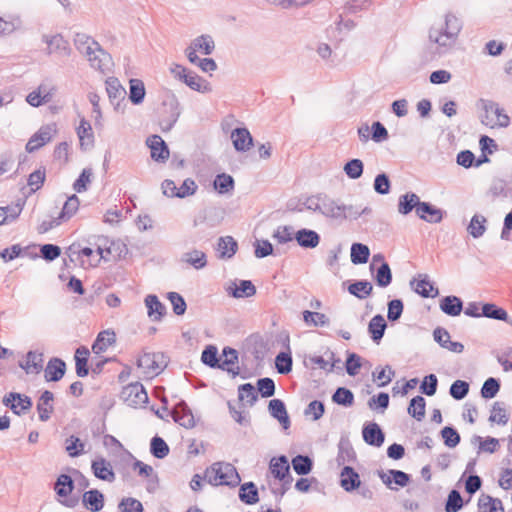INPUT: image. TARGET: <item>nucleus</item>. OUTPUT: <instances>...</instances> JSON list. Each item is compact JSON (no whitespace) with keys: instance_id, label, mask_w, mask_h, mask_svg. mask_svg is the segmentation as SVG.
Here are the masks:
<instances>
[{"instance_id":"774afa93","label":"nucleus","mask_w":512,"mask_h":512,"mask_svg":"<svg viewBox=\"0 0 512 512\" xmlns=\"http://www.w3.org/2000/svg\"><path fill=\"white\" fill-rule=\"evenodd\" d=\"M119 510L121 512H142V503L135 498H123L119 503Z\"/></svg>"},{"instance_id":"39448f33","label":"nucleus","mask_w":512,"mask_h":512,"mask_svg":"<svg viewBox=\"0 0 512 512\" xmlns=\"http://www.w3.org/2000/svg\"><path fill=\"white\" fill-rule=\"evenodd\" d=\"M173 77L185 83L190 89L199 93H210L212 91L211 84L195 72L188 70L180 64H172L169 68Z\"/></svg>"},{"instance_id":"0eeeda50","label":"nucleus","mask_w":512,"mask_h":512,"mask_svg":"<svg viewBox=\"0 0 512 512\" xmlns=\"http://www.w3.org/2000/svg\"><path fill=\"white\" fill-rule=\"evenodd\" d=\"M484 115L482 116V123L491 128L494 127H507L510 123L509 116L504 112L499 105L493 101H483Z\"/></svg>"},{"instance_id":"72a5a7b5","label":"nucleus","mask_w":512,"mask_h":512,"mask_svg":"<svg viewBox=\"0 0 512 512\" xmlns=\"http://www.w3.org/2000/svg\"><path fill=\"white\" fill-rule=\"evenodd\" d=\"M441 310L450 316H458L463 308L462 301L456 296H446L440 302Z\"/></svg>"},{"instance_id":"a19ab883","label":"nucleus","mask_w":512,"mask_h":512,"mask_svg":"<svg viewBox=\"0 0 512 512\" xmlns=\"http://www.w3.org/2000/svg\"><path fill=\"white\" fill-rule=\"evenodd\" d=\"M239 498L242 502L252 505L258 502V490L253 482L241 485L239 490Z\"/></svg>"},{"instance_id":"4be33fe9","label":"nucleus","mask_w":512,"mask_h":512,"mask_svg":"<svg viewBox=\"0 0 512 512\" xmlns=\"http://www.w3.org/2000/svg\"><path fill=\"white\" fill-rule=\"evenodd\" d=\"M378 476L382 482L392 489V481L398 486L404 487L409 482V475L400 470H389L388 472L379 471Z\"/></svg>"},{"instance_id":"37998d69","label":"nucleus","mask_w":512,"mask_h":512,"mask_svg":"<svg viewBox=\"0 0 512 512\" xmlns=\"http://www.w3.org/2000/svg\"><path fill=\"white\" fill-rule=\"evenodd\" d=\"M223 355L225 356L224 361L222 364H220L218 367L222 368L223 370H226L229 373H232L233 376H236L239 374V368H234V364L238 359L237 351L232 348H225L223 350Z\"/></svg>"},{"instance_id":"473e14b6","label":"nucleus","mask_w":512,"mask_h":512,"mask_svg":"<svg viewBox=\"0 0 512 512\" xmlns=\"http://www.w3.org/2000/svg\"><path fill=\"white\" fill-rule=\"evenodd\" d=\"M479 512H504L502 502L498 498L482 494L478 500Z\"/></svg>"},{"instance_id":"f704fd0d","label":"nucleus","mask_w":512,"mask_h":512,"mask_svg":"<svg viewBox=\"0 0 512 512\" xmlns=\"http://www.w3.org/2000/svg\"><path fill=\"white\" fill-rule=\"evenodd\" d=\"M65 253L71 262H78L80 266L84 269L95 267L99 264V260H95V262H92L91 260L82 259L81 248L79 244L73 243L67 248Z\"/></svg>"},{"instance_id":"de8ad7c7","label":"nucleus","mask_w":512,"mask_h":512,"mask_svg":"<svg viewBox=\"0 0 512 512\" xmlns=\"http://www.w3.org/2000/svg\"><path fill=\"white\" fill-rule=\"evenodd\" d=\"M80 201L76 195L70 196L65 202L62 211L59 215V219L64 222L69 220L76 214L79 209Z\"/></svg>"},{"instance_id":"5fc2aeb1","label":"nucleus","mask_w":512,"mask_h":512,"mask_svg":"<svg viewBox=\"0 0 512 512\" xmlns=\"http://www.w3.org/2000/svg\"><path fill=\"white\" fill-rule=\"evenodd\" d=\"M303 320L307 325H313V326H327L329 324V319L327 316L320 312H311V311H304L303 312Z\"/></svg>"},{"instance_id":"13d9d810","label":"nucleus","mask_w":512,"mask_h":512,"mask_svg":"<svg viewBox=\"0 0 512 512\" xmlns=\"http://www.w3.org/2000/svg\"><path fill=\"white\" fill-rule=\"evenodd\" d=\"M332 400L339 405L350 407L354 403V395L349 389L340 387L333 394Z\"/></svg>"},{"instance_id":"a211bd4d","label":"nucleus","mask_w":512,"mask_h":512,"mask_svg":"<svg viewBox=\"0 0 512 512\" xmlns=\"http://www.w3.org/2000/svg\"><path fill=\"white\" fill-rule=\"evenodd\" d=\"M43 354L36 351H29L26 359L19 363L20 367L26 371L27 374H39L43 369Z\"/></svg>"},{"instance_id":"052dcab7","label":"nucleus","mask_w":512,"mask_h":512,"mask_svg":"<svg viewBox=\"0 0 512 512\" xmlns=\"http://www.w3.org/2000/svg\"><path fill=\"white\" fill-rule=\"evenodd\" d=\"M65 449L69 456L77 457L84 452L85 444L76 436H70L65 441Z\"/></svg>"},{"instance_id":"c03bdc74","label":"nucleus","mask_w":512,"mask_h":512,"mask_svg":"<svg viewBox=\"0 0 512 512\" xmlns=\"http://www.w3.org/2000/svg\"><path fill=\"white\" fill-rule=\"evenodd\" d=\"M237 250V242L231 237H221L218 241V251L221 258H231Z\"/></svg>"},{"instance_id":"aec40b11","label":"nucleus","mask_w":512,"mask_h":512,"mask_svg":"<svg viewBox=\"0 0 512 512\" xmlns=\"http://www.w3.org/2000/svg\"><path fill=\"white\" fill-rule=\"evenodd\" d=\"M227 292L235 298H248L256 293V288L249 280H240L239 284L233 282L228 288Z\"/></svg>"},{"instance_id":"7c9ffc66","label":"nucleus","mask_w":512,"mask_h":512,"mask_svg":"<svg viewBox=\"0 0 512 512\" xmlns=\"http://www.w3.org/2000/svg\"><path fill=\"white\" fill-rule=\"evenodd\" d=\"M53 393L46 390L42 393L37 404V410L41 421H47L53 411Z\"/></svg>"},{"instance_id":"0e129e2a","label":"nucleus","mask_w":512,"mask_h":512,"mask_svg":"<svg viewBox=\"0 0 512 512\" xmlns=\"http://www.w3.org/2000/svg\"><path fill=\"white\" fill-rule=\"evenodd\" d=\"M489 420L491 422H495V423L503 424V425L508 422L509 416L506 413V410L503 407L502 403H500V402L494 403Z\"/></svg>"},{"instance_id":"cd10ccee","label":"nucleus","mask_w":512,"mask_h":512,"mask_svg":"<svg viewBox=\"0 0 512 512\" xmlns=\"http://www.w3.org/2000/svg\"><path fill=\"white\" fill-rule=\"evenodd\" d=\"M420 204H422V202L418 195L415 193H406L399 198L398 212L402 215L409 214L413 209L417 212Z\"/></svg>"},{"instance_id":"f3484780","label":"nucleus","mask_w":512,"mask_h":512,"mask_svg":"<svg viewBox=\"0 0 512 512\" xmlns=\"http://www.w3.org/2000/svg\"><path fill=\"white\" fill-rule=\"evenodd\" d=\"M364 441L375 447H380L385 440V435L377 423H368L362 431Z\"/></svg>"},{"instance_id":"2eb2a0df","label":"nucleus","mask_w":512,"mask_h":512,"mask_svg":"<svg viewBox=\"0 0 512 512\" xmlns=\"http://www.w3.org/2000/svg\"><path fill=\"white\" fill-rule=\"evenodd\" d=\"M147 144L151 150V157L155 161L164 162L169 157V150L164 140L158 135L148 138Z\"/></svg>"},{"instance_id":"603ef678","label":"nucleus","mask_w":512,"mask_h":512,"mask_svg":"<svg viewBox=\"0 0 512 512\" xmlns=\"http://www.w3.org/2000/svg\"><path fill=\"white\" fill-rule=\"evenodd\" d=\"M292 466L298 475H307L312 469V461L308 456L297 455L292 459Z\"/></svg>"},{"instance_id":"338daca9","label":"nucleus","mask_w":512,"mask_h":512,"mask_svg":"<svg viewBox=\"0 0 512 512\" xmlns=\"http://www.w3.org/2000/svg\"><path fill=\"white\" fill-rule=\"evenodd\" d=\"M463 506V500L460 493L457 490H452L446 502L445 510L446 512H457Z\"/></svg>"},{"instance_id":"a18cd8bd","label":"nucleus","mask_w":512,"mask_h":512,"mask_svg":"<svg viewBox=\"0 0 512 512\" xmlns=\"http://www.w3.org/2000/svg\"><path fill=\"white\" fill-rule=\"evenodd\" d=\"M130 92L129 98L131 102L135 105L141 104L145 97V87L144 83L139 79H131L130 80Z\"/></svg>"},{"instance_id":"9d476101","label":"nucleus","mask_w":512,"mask_h":512,"mask_svg":"<svg viewBox=\"0 0 512 512\" xmlns=\"http://www.w3.org/2000/svg\"><path fill=\"white\" fill-rule=\"evenodd\" d=\"M56 132L57 127L54 123L40 127V129L35 134H33L27 142L26 150L30 153L38 150L46 143L51 141Z\"/></svg>"},{"instance_id":"dca6fc26","label":"nucleus","mask_w":512,"mask_h":512,"mask_svg":"<svg viewBox=\"0 0 512 512\" xmlns=\"http://www.w3.org/2000/svg\"><path fill=\"white\" fill-rule=\"evenodd\" d=\"M92 471L98 479L113 482L115 480V473L113 467L109 461L104 458H98L92 461Z\"/></svg>"},{"instance_id":"423d86ee","label":"nucleus","mask_w":512,"mask_h":512,"mask_svg":"<svg viewBox=\"0 0 512 512\" xmlns=\"http://www.w3.org/2000/svg\"><path fill=\"white\" fill-rule=\"evenodd\" d=\"M168 360L162 352L144 351L137 360V366L147 378L159 375L167 366Z\"/></svg>"},{"instance_id":"2f4dec72","label":"nucleus","mask_w":512,"mask_h":512,"mask_svg":"<svg viewBox=\"0 0 512 512\" xmlns=\"http://www.w3.org/2000/svg\"><path fill=\"white\" fill-rule=\"evenodd\" d=\"M270 471L272 475L280 480H283L289 475L290 466L286 456L273 458L270 462Z\"/></svg>"},{"instance_id":"a878e982","label":"nucleus","mask_w":512,"mask_h":512,"mask_svg":"<svg viewBox=\"0 0 512 512\" xmlns=\"http://www.w3.org/2000/svg\"><path fill=\"white\" fill-rule=\"evenodd\" d=\"M82 502L87 509L97 512L104 506V496L96 489L89 490L83 494Z\"/></svg>"},{"instance_id":"864d4df0","label":"nucleus","mask_w":512,"mask_h":512,"mask_svg":"<svg viewBox=\"0 0 512 512\" xmlns=\"http://www.w3.org/2000/svg\"><path fill=\"white\" fill-rule=\"evenodd\" d=\"M482 316L502 321H507L508 319V314L504 309L491 303H486L482 306Z\"/></svg>"},{"instance_id":"79ce46f5","label":"nucleus","mask_w":512,"mask_h":512,"mask_svg":"<svg viewBox=\"0 0 512 512\" xmlns=\"http://www.w3.org/2000/svg\"><path fill=\"white\" fill-rule=\"evenodd\" d=\"M486 223L487 219L483 215L475 214L471 218L467 231L473 238H479L486 231Z\"/></svg>"},{"instance_id":"393cba45","label":"nucleus","mask_w":512,"mask_h":512,"mask_svg":"<svg viewBox=\"0 0 512 512\" xmlns=\"http://www.w3.org/2000/svg\"><path fill=\"white\" fill-rule=\"evenodd\" d=\"M65 362L59 358H52L45 368V378L47 381H59L65 374Z\"/></svg>"},{"instance_id":"49530a36","label":"nucleus","mask_w":512,"mask_h":512,"mask_svg":"<svg viewBox=\"0 0 512 512\" xmlns=\"http://www.w3.org/2000/svg\"><path fill=\"white\" fill-rule=\"evenodd\" d=\"M213 186L218 193L226 194L233 190L234 179L228 174H219L214 179Z\"/></svg>"},{"instance_id":"4c0bfd02","label":"nucleus","mask_w":512,"mask_h":512,"mask_svg":"<svg viewBox=\"0 0 512 512\" xmlns=\"http://www.w3.org/2000/svg\"><path fill=\"white\" fill-rule=\"evenodd\" d=\"M419 277L420 279L416 282V286L414 287L415 292L425 298L436 297L439 294L438 289L429 281L428 276L420 275Z\"/></svg>"},{"instance_id":"bf43d9fd","label":"nucleus","mask_w":512,"mask_h":512,"mask_svg":"<svg viewBox=\"0 0 512 512\" xmlns=\"http://www.w3.org/2000/svg\"><path fill=\"white\" fill-rule=\"evenodd\" d=\"M375 280L378 286L387 287L392 282V273L388 263L383 262L377 269Z\"/></svg>"},{"instance_id":"6ab92c4d","label":"nucleus","mask_w":512,"mask_h":512,"mask_svg":"<svg viewBox=\"0 0 512 512\" xmlns=\"http://www.w3.org/2000/svg\"><path fill=\"white\" fill-rule=\"evenodd\" d=\"M417 216L428 223H440L443 219V211L428 202H422L417 209Z\"/></svg>"},{"instance_id":"09e8293b","label":"nucleus","mask_w":512,"mask_h":512,"mask_svg":"<svg viewBox=\"0 0 512 512\" xmlns=\"http://www.w3.org/2000/svg\"><path fill=\"white\" fill-rule=\"evenodd\" d=\"M369 248L361 243H354L351 247V261L354 264H363L368 261Z\"/></svg>"},{"instance_id":"58836bf2","label":"nucleus","mask_w":512,"mask_h":512,"mask_svg":"<svg viewBox=\"0 0 512 512\" xmlns=\"http://www.w3.org/2000/svg\"><path fill=\"white\" fill-rule=\"evenodd\" d=\"M373 286L369 281H356L348 286V292L358 299H365L372 294Z\"/></svg>"},{"instance_id":"ddd939ff","label":"nucleus","mask_w":512,"mask_h":512,"mask_svg":"<svg viewBox=\"0 0 512 512\" xmlns=\"http://www.w3.org/2000/svg\"><path fill=\"white\" fill-rule=\"evenodd\" d=\"M233 146L238 152H246L253 146V138L246 128H236L231 132Z\"/></svg>"},{"instance_id":"3c124183","label":"nucleus","mask_w":512,"mask_h":512,"mask_svg":"<svg viewBox=\"0 0 512 512\" xmlns=\"http://www.w3.org/2000/svg\"><path fill=\"white\" fill-rule=\"evenodd\" d=\"M408 413L418 421H421L425 416V399L422 396L412 398L408 407Z\"/></svg>"},{"instance_id":"5701e85b","label":"nucleus","mask_w":512,"mask_h":512,"mask_svg":"<svg viewBox=\"0 0 512 512\" xmlns=\"http://www.w3.org/2000/svg\"><path fill=\"white\" fill-rule=\"evenodd\" d=\"M341 486L347 491L351 492L360 487L361 481L359 474L350 466H345L340 474Z\"/></svg>"},{"instance_id":"69168bd1","label":"nucleus","mask_w":512,"mask_h":512,"mask_svg":"<svg viewBox=\"0 0 512 512\" xmlns=\"http://www.w3.org/2000/svg\"><path fill=\"white\" fill-rule=\"evenodd\" d=\"M275 365L280 374H287L292 369V357L288 353L281 352L276 356Z\"/></svg>"},{"instance_id":"1a4fd4ad","label":"nucleus","mask_w":512,"mask_h":512,"mask_svg":"<svg viewBox=\"0 0 512 512\" xmlns=\"http://www.w3.org/2000/svg\"><path fill=\"white\" fill-rule=\"evenodd\" d=\"M122 400L129 406H141L148 400V395L142 384L136 382L125 386L121 392Z\"/></svg>"},{"instance_id":"4d7b16f0","label":"nucleus","mask_w":512,"mask_h":512,"mask_svg":"<svg viewBox=\"0 0 512 512\" xmlns=\"http://www.w3.org/2000/svg\"><path fill=\"white\" fill-rule=\"evenodd\" d=\"M363 162L360 159H352L348 161L343 170L350 179H358L363 174Z\"/></svg>"},{"instance_id":"c85d7f7f","label":"nucleus","mask_w":512,"mask_h":512,"mask_svg":"<svg viewBox=\"0 0 512 512\" xmlns=\"http://www.w3.org/2000/svg\"><path fill=\"white\" fill-rule=\"evenodd\" d=\"M145 306L147 307L148 316L154 321H159L165 314V306L156 295L146 296Z\"/></svg>"},{"instance_id":"4468645a","label":"nucleus","mask_w":512,"mask_h":512,"mask_svg":"<svg viewBox=\"0 0 512 512\" xmlns=\"http://www.w3.org/2000/svg\"><path fill=\"white\" fill-rule=\"evenodd\" d=\"M434 340L444 349L454 353H462L464 346L460 342H453L450 340L449 332L441 327H438L433 332Z\"/></svg>"},{"instance_id":"6e6d98bb","label":"nucleus","mask_w":512,"mask_h":512,"mask_svg":"<svg viewBox=\"0 0 512 512\" xmlns=\"http://www.w3.org/2000/svg\"><path fill=\"white\" fill-rule=\"evenodd\" d=\"M150 451L154 457L163 459L168 455L169 447L162 438L155 436L151 440Z\"/></svg>"},{"instance_id":"20e7f679","label":"nucleus","mask_w":512,"mask_h":512,"mask_svg":"<svg viewBox=\"0 0 512 512\" xmlns=\"http://www.w3.org/2000/svg\"><path fill=\"white\" fill-rule=\"evenodd\" d=\"M204 478L209 484L215 486H236L241 480L235 467L226 462H216L212 464L206 469Z\"/></svg>"},{"instance_id":"7ed1b4c3","label":"nucleus","mask_w":512,"mask_h":512,"mask_svg":"<svg viewBox=\"0 0 512 512\" xmlns=\"http://www.w3.org/2000/svg\"><path fill=\"white\" fill-rule=\"evenodd\" d=\"M461 28V21L454 14L447 13L445 15V33L441 34L439 29H430L429 40L438 46L440 53L445 52L455 44Z\"/></svg>"},{"instance_id":"c9c22d12","label":"nucleus","mask_w":512,"mask_h":512,"mask_svg":"<svg viewBox=\"0 0 512 512\" xmlns=\"http://www.w3.org/2000/svg\"><path fill=\"white\" fill-rule=\"evenodd\" d=\"M115 342V334L109 331L100 332L97 339L92 345V351L95 354H101L105 352L109 346Z\"/></svg>"},{"instance_id":"bb28decb","label":"nucleus","mask_w":512,"mask_h":512,"mask_svg":"<svg viewBox=\"0 0 512 512\" xmlns=\"http://www.w3.org/2000/svg\"><path fill=\"white\" fill-rule=\"evenodd\" d=\"M295 239L297 243L304 248H315L320 242V236L318 233L309 229H301L297 231Z\"/></svg>"},{"instance_id":"ea45409f","label":"nucleus","mask_w":512,"mask_h":512,"mask_svg":"<svg viewBox=\"0 0 512 512\" xmlns=\"http://www.w3.org/2000/svg\"><path fill=\"white\" fill-rule=\"evenodd\" d=\"M74 489V482L67 474H61L55 483L54 490L60 498H66Z\"/></svg>"},{"instance_id":"412c9836","label":"nucleus","mask_w":512,"mask_h":512,"mask_svg":"<svg viewBox=\"0 0 512 512\" xmlns=\"http://www.w3.org/2000/svg\"><path fill=\"white\" fill-rule=\"evenodd\" d=\"M268 408L271 416L276 418L285 430L288 429L290 426V419L284 402L280 399H273L269 402Z\"/></svg>"},{"instance_id":"c756f323","label":"nucleus","mask_w":512,"mask_h":512,"mask_svg":"<svg viewBox=\"0 0 512 512\" xmlns=\"http://www.w3.org/2000/svg\"><path fill=\"white\" fill-rule=\"evenodd\" d=\"M387 324L382 315H375L368 324V332L375 343H379L382 339Z\"/></svg>"},{"instance_id":"e2e57ef3","label":"nucleus","mask_w":512,"mask_h":512,"mask_svg":"<svg viewBox=\"0 0 512 512\" xmlns=\"http://www.w3.org/2000/svg\"><path fill=\"white\" fill-rule=\"evenodd\" d=\"M394 374L395 372L393 371L391 366L386 365L380 371L373 372V378L375 381H377L378 387H384L391 382Z\"/></svg>"},{"instance_id":"b1692460","label":"nucleus","mask_w":512,"mask_h":512,"mask_svg":"<svg viewBox=\"0 0 512 512\" xmlns=\"http://www.w3.org/2000/svg\"><path fill=\"white\" fill-rule=\"evenodd\" d=\"M43 41L47 45L48 54H67L68 43L60 34L44 35Z\"/></svg>"},{"instance_id":"9b49d317","label":"nucleus","mask_w":512,"mask_h":512,"mask_svg":"<svg viewBox=\"0 0 512 512\" xmlns=\"http://www.w3.org/2000/svg\"><path fill=\"white\" fill-rule=\"evenodd\" d=\"M3 403L6 406H9L17 415L25 413L32 406V401L28 396L14 392H11L4 397Z\"/></svg>"},{"instance_id":"8fccbe9b","label":"nucleus","mask_w":512,"mask_h":512,"mask_svg":"<svg viewBox=\"0 0 512 512\" xmlns=\"http://www.w3.org/2000/svg\"><path fill=\"white\" fill-rule=\"evenodd\" d=\"M77 135L80 140L81 147L85 145H92L93 143V133L92 127L90 123L84 118L81 119L80 124L77 128Z\"/></svg>"},{"instance_id":"680f3d73","label":"nucleus","mask_w":512,"mask_h":512,"mask_svg":"<svg viewBox=\"0 0 512 512\" xmlns=\"http://www.w3.org/2000/svg\"><path fill=\"white\" fill-rule=\"evenodd\" d=\"M238 392L240 401H246L250 406H252L258 398L254 386L250 383L241 385Z\"/></svg>"},{"instance_id":"f8f14e48","label":"nucleus","mask_w":512,"mask_h":512,"mask_svg":"<svg viewBox=\"0 0 512 512\" xmlns=\"http://www.w3.org/2000/svg\"><path fill=\"white\" fill-rule=\"evenodd\" d=\"M106 92L110 102L115 106V109L118 110L120 107L121 101L125 100L126 90L121 85L120 81L115 77H109L105 81Z\"/></svg>"},{"instance_id":"f03ea898","label":"nucleus","mask_w":512,"mask_h":512,"mask_svg":"<svg viewBox=\"0 0 512 512\" xmlns=\"http://www.w3.org/2000/svg\"><path fill=\"white\" fill-rule=\"evenodd\" d=\"M304 205L308 210L319 212L332 219L347 218V210H352V205H344L327 195H315L306 199Z\"/></svg>"},{"instance_id":"6e6552de","label":"nucleus","mask_w":512,"mask_h":512,"mask_svg":"<svg viewBox=\"0 0 512 512\" xmlns=\"http://www.w3.org/2000/svg\"><path fill=\"white\" fill-rule=\"evenodd\" d=\"M215 48L214 41L209 35H201L191 41L189 46L185 49V55L189 62L196 64L199 60L197 52L204 55H210Z\"/></svg>"},{"instance_id":"e433bc0d","label":"nucleus","mask_w":512,"mask_h":512,"mask_svg":"<svg viewBox=\"0 0 512 512\" xmlns=\"http://www.w3.org/2000/svg\"><path fill=\"white\" fill-rule=\"evenodd\" d=\"M181 260L191 266H193L195 269H202L207 264L206 255L204 252L200 250H191L188 252H185L182 255Z\"/></svg>"},{"instance_id":"f257e3e1","label":"nucleus","mask_w":512,"mask_h":512,"mask_svg":"<svg viewBox=\"0 0 512 512\" xmlns=\"http://www.w3.org/2000/svg\"><path fill=\"white\" fill-rule=\"evenodd\" d=\"M75 45L78 51L88 60L90 66L102 73L110 71L112 58L101 46L91 37L85 34H77Z\"/></svg>"}]
</instances>
